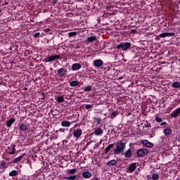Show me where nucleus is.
<instances>
[{"label":"nucleus","instance_id":"obj_1","mask_svg":"<svg viewBox=\"0 0 180 180\" xmlns=\"http://www.w3.org/2000/svg\"><path fill=\"white\" fill-rule=\"evenodd\" d=\"M126 148V143L120 141L117 143L116 144V148L114 149L113 153L114 154H123V151H124V149Z\"/></svg>","mask_w":180,"mask_h":180},{"label":"nucleus","instance_id":"obj_2","mask_svg":"<svg viewBox=\"0 0 180 180\" xmlns=\"http://www.w3.org/2000/svg\"><path fill=\"white\" fill-rule=\"evenodd\" d=\"M131 47V43L130 42H122L116 47L117 50H122L123 51H127L129 48Z\"/></svg>","mask_w":180,"mask_h":180},{"label":"nucleus","instance_id":"obj_3","mask_svg":"<svg viewBox=\"0 0 180 180\" xmlns=\"http://www.w3.org/2000/svg\"><path fill=\"white\" fill-rule=\"evenodd\" d=\"M18 129L22 133H26L30 130L29 124L20 123L18 124Z\"/></svg>","mask_w":180,"mask_h":180},{"label":"nucleus","instance_id":"obj_4","mask_svg":"<svg viewBox=\"0 0 180 180\" xmlns=\"http://www.w3.org/2000/svg\"><path fill=\"white\" fill-rule=\"evenodd\" d=\"M60 58H61V56L60 55L53 54V55L48 57L46 59L45 63H51V61H54V60H60Z\"/></svg>","mask_w":180,"mask_h":180},{"label":"nucleus","instance_id":"obj_5","mask_svg":"<svg viewBox=\"0 0 180 180\" xmlns=\"http://www.w3.org/2000/svg\"><path fill=\"white\" fill-rule=\"evenodd\" d=\"M147 154H148V150L146 148L139 149L136 151V155H138V157H144L147 155Z\"/></svg>","mask_w":180,"mask_h":180},{"label":"nucleus","instance_id":"obj_6","mask_svg":"<svg viewBox=\"0 0 180 180\" xmlns=\"http://www.w3.org/2000/svg\"><path fill=\"white\" fill-rule=\"evenodd\" d=\"M141 143L143 144V146H145V147H147L148 148H152V147H154V143L146 139L141 140Z\"/></svg>","mask_w":180,"mask_h":180},{"label":"nucleus","instance_id":"obj_7","mask_svg":"<svg viewBox=\"0 0 180 180\" xmlns=\"http://www.w3.org/2000/svg\"><path fill=\"white\" fill-rule=\"evenodd\" d=\"M58 75H60V77H64L65 75H67V74H68V70L65 68H61L58 70Z\"/></svg>","mask_w":180,"mask_h":180},{"label":"nucleus","instance_id":"obj_8","mask_svg":"<svg viewBox=\"0 0 180 180\" xmlns=\"http://www.w3.org/2000/svg\"><path fill=\"white\" fill-rule=\"evenodd\" d=\"M175 36V33L174 32H164L159 34V37L164 38V37H174Z\"/></svg>","mask_w":180,"mask_h":180},{"label":"nucleus","instance_id":"obj_9","mask_svg":"<svg viewBox=\"0 0 180 180\" xmlns=\"http://www.w3.org/2000/svg\"><path fill=\"white\" fill-rule=\"evenodd\" d=\"M94 65L96 68H99V67H102V65H103V61L101 59H97L94 61Z\"/></svg>","mask_w":180,"mask_h":180},{"label":"nucleus","instance_id":"obj_10","mask_svg":"<svg viewBox=\"0 0 180 180\" xmlns=\"http://www.w3.org/2000/svg\"><path fill=\"white\" fill-rule=\"evenodd\" d=\"M81 68H82V66L79 63H74L72 65V71H78L81 70Z\"/></svg>","mask_w":180,"mask_h":180},{"label":"nucleus","instance_id":"obj_11","mask_svg":"<svg viewBox=\"0 0 180 180\" xmlns=\"http://www.w3.org/2000/svg\"><path fill=\"white\" fill-rule=\"evenodd\" d=\"M98 40V37L96 36H91V37H88L86 38V43H94V41H96Z\"/></svg>","mask_w":180,"mask_h":180},{"label":"nucleus","instance_id":"obj_12","mask_svg":"<svg viewBox=\"0 0 180 180\" xmlns=\"http://www.w3.org/2000/svg\"><path fill=\"white\" fill-rule=\"evenodd\" d=\"M82 135V130L81 129H77L73 132V136L76 139H79V137H81Z\"/></svg>","mask_w":180,"mask_h":180},{"label":"nucleus","instance_id":"obj_13","mask_svg":"<svg viewBox=\"0 0 180 180\" xmlns=\"http://www.w3.org/2000/svg\"><path fill=\"white\" fill-rule=\"evenodd\" d=\"M180 113V107L176 108L174 111L171 113L172 117H178Z\"/></svg>","mask_w":180,"mask_h":180},{"label":"nucleus","instance_id":"obj_14","mask_svg":"<svg viewBox=\"0 0 180 180\" xmlns=\"http://www.w3.org/2000/svg\"><path fill=\"white\" fill-rule=\"evenodd\" d=\"M94 134L96 136H101V134H103V129H102V128H96L95 131H94Z\"/></svg>","mask_w":180,"mask_h":180},{"label":"nucleus","instance_id":"obj_15","mask_svg":"<svg viewBox=\"0 0 180 180\" xmlns=\"http://www.w3.org/2000/svg\"><path fill=\"white\" fill-rule=\"evenodd\" d=\"M15 122H16V120L15 118H11L10 120H8L6 122L7 127H11L12 124H13Z\"/></svg>","mask_w":180,"mask_h":180},{"label":"nucleus","instance_id":"obj_16","mask_svg":"<svg viewBox=\"0 0 180 180\" xmlns=\"http://www.w3.org/2000/svg\"><path fill=\"white\" fill-rule=\"evenodd\" d=\"M25 157V154L21 155L20 156L15 158L13 161V164H18V162H20L22 161V158Z\"/></svg>","mask_w":180,"mask_h":180},{"label":"nucleus","instance_id":"obj_17","mask_svg":"<svg viewBox=\"0 0 180 180\" xmlns=\"http://www.w3.org/2000/svg\"><path fill=\"white\" fill-rule=\"evenodd\" d=\"M136 162L131 163L128 168V171H129V172H134V171H136Z\"/></svg>","mask_w":180,"mask_h":180},{"label":"nucleus","instance_id":"obj_18","mask_svg":"<svg viewBox=\"0 0 180 180\" xmlns=\"http://www.w3.org/2000/svg\"><path fill=\"white\" fill-rule=\"evenodd\" d=\"M82 176H83V178H85L86 179H88V178H91V176H92V174H91V172L87 171V172H84L82 174Z\"/></svg>","mask_w":180,"mask_h":180},{"label":"nucleus","instance_id":"obj_19","mask_svg":"<svg viewBox=\"0 0 180 180\" xmlns=\"http://www.w3.org/2000/svg\"><path fill=\"white\" fill-rule=\"evenodd\" d=\"M163 133L165 136H167V137H168V136L172 134V130H171L169 128H166L163 130Z\"/></svg>","mask_w":180,"mask_h":180},{"label":"nucleus","instance_id":"obj_20","mask_svg":"<svg viewBox=\"0 0 180 180\" xmlns=\"http://www.w3.org/2000/svg\"><path fill=\"white\" fill-rule=\"evenodd\" d=\"M62 127H70L71 126V122L67 120H64L61 122Z\"/></svg>","mask_w":180,"mask_h":180},{"label":"nucleus","instance_id":"obj_21","mask_svg":"<svg viewBox=\"0 0 180 180\" xmlns=\"http://www.w3.org/2000/svg\"><path fill=\"white\" fill-rule=\"evenodd\" d=\"M114 146H115V143H111V144L108 145V147H106L105 149V154H108V153H109L110 151V150H112V148H113Z\"/></svg>","mask_w":180,"mask_h":180},{"label":"nucleus","instance_id":"obj_22","mask_svg":"<svg viewBox=\"0 0 180 180\" xmlns=\"http://www.w3.org/2000/svg\"><path fill=\"white\" fill-rule=\"evenodd\" d=\"M125 158H130L131 157V149H128L124 154Z\"/></svg>","mask_w":180,"mask_h":180},{"label":"nucleus","instance_id":"obj_23","mask_svg":"<svg viewBox=\"0 0 180 180\" xmlns=\"http://www.w3.org/2000/svg\"><path fill=\"white\" fill-rule=\"evenodd\" d=\"M106 165L108 167H114V165H116V160H112L106 163Z\"/></svg>","mask_w":180,"mask_h":180},{"label":"nucleus","instance_id":"obj_24","mask_svg":"<svg viewBox=\"0 0 180 180\" xmlns=\"http://www.w3.org/2000/svg\"><path fill=\"white\" fill-rule=\"evenodd\" d=\"M172 88H176V89L180 88V82H174L172 84Z\"/></svg>","mask_w":180,"mask_h":180},{"label":"nucleus","instance_id":"obj_25","mask_svg":"<svg viewBox=\"0 0 180 180\" xmlns=\"http://www.w3.org/2000/svg\"><path fill=\"white\" fill-rule=\"evenodd\" d=\"M117 115H119V112L117 111H114L112 112L110 115V119H115L116 117V116H117Z\"/></svg>","mask_w":180,"mask_h":180},{"label":"nucleus","instance_id":"obj_26","mask_svg":"<svg viewBox=\"0 0 180 180\" xmlns=\"http://www.w3.org/2000/svg\"><path fill=\"white\" fill-rule=\"evenodd\" d=\"M79 85V81H72L70 82V86H77Z\"/></svg>","mask_w":180,"mask_h":180},{"label":"nucleus","instance_id":"obj_27","mask_svg":"<svg viewBox=\"0 0 180 180\" xmlns=\"http://www.w3.org/2000/svg\"><path fill=\"white\" fill-rule=\"evenodd\" d=\"M9 176H18V171L17 170H12L9 174Z\"/></svg>","mask_w":180,"mask_h":180},{"label":"nucleus","instance_id":"obj_28","mask_svg":"<svg viewBox=\"0 0 180 180\" xmlns=\"http://www.w3.org/2000/svg\"><path fill=\"white\" fill-rule=\"evenodd\" d=\"M153 180H158L160 179V175L157 173H153L151 176Z\"/></svg>","mask_w":180,"mask_h":180},{"label":"nucleus","instance_id":"obj_29","mask_svg":"<svg viewBox=\"0 0 180 180\" xmlns=\"http://www.w3.org/2000/svg\"><path fill=\"white\" fill-rule=\"evenodd\" d=\"M8 168V165H6V162H2L0 165L1 169H6Z\"/></svg>","mask_w":180,"mask_h":180},{"label":"nucleus","instance_id":"obj_30","mask_svg":"<svg viewBox=\"0 0 180 180\" xmlns=\"http://www.w3.org/2000/svg\"><path fill=\"white\" fill-rule=\"evenodd\" d=\"M91 91H92V86H91V85L86 86L84 89V92H91Z\"/></svg>","mask_w":180,"mask_h":180},{"label":"nucleus","instance_id":"obj_31","mask_svg":"<svg viewBox=\"0 0 180 180\" xmlns=\"http://www.w3.org/2000/svg\"><path fill=\"white\" fill-rule=\"evenodd\" d=\"M57 101L59 103H61L64 102V97L63 96H58L57 97Z\"/></svg>","mask_w":180,"mask_h":180},{"label":"nucleus","instance_id":"obj_32","mask_svg":"<svg viewBox=\"0 0 180 180\" xmlns=\"http://www.w3.org/2000/svg\"><path fill=\"white\" fill-rule=\"evenodd\" d=\"M15 147H16V146H15V145H13V148H12V151L9 153V154H10L11 155L15 154V152L16 151V148H15Z\"/></svg>","mask_w":180,"mask_h":180},{"label":"nucleus","instance_id":"obj_33","mask_svg":"<svg viewBox=\"0 0 180 180\" xmlns=\"http://www.w3.org/2000/svg\"><path fill=\"white\" fill-rule=\"evenodd\" d=\"M68 36L69 37H73V36H77V32H69Z\"/></svg>","mask_w":180,"mask_h":180},{"label":"nucleus","instance_id":"obj_34","mask_svg":"<svg viewBox=\"0 0 180 180\" xmlns=\"http://www.w3.org/2000/svg\"><path fill=\"white\" fill-rule=\"evenodd\" d=\"M65 179H72V180L77 179V175L70 176L69 177H65Z\"/></svg>","mask_w":180,"mask_h":180},{"label":"nucleus","instance_id":"obj_35","mask_svg":"<svg viewBox=\"0 0 180 180\" xmlns=\"http://www.w3.org/2000/svg\"><path fill=\"white\" fill-rule=\"evenodd\" d=\"M93 106H94V104H92V105H91V104H86L85 108H86V110L92 109V107H93Z\"/></svg>","mask_w":180,"mask_h":180},{"label":"nucleus","instance_id":"obj_36","mask_svg":"<svg viewBox=\"0 0 180 180\" xmlns=\"http://www.w3.org/2000/svg\"><path fill=\"white\" fill-rule=\"evenodd\" d=\"M77 172V169H71L69 170V174H75Z\"/></svg>","mask_w":180,"mask_h":180},{"label":"nucleus","instance_id":"obj_37","mask_svg":"<svg viewBox=\"0 0 180 180\" xmlns=\"http://www.w3.org/2000/svg\"><path fill=\"white\" fill-rule=\"evenodd\" d=\"M155 121L158 122V123H160L161 122H162V118H160L158 117H155Z\"/></svg>","mask_w":180,"mask_h":180},{"label":"nucleus","instance_id":"obj_38","mask_svg":"<svg viewBox=\"0 0 180 180\" xmlns=\"http://www.w3.org/2000/svg\"><path fill=\"white\" fill-rule=\"evenodd\" d=\"M45 33H49V32H51V30L50 28H46L44 30Z\"/></svg>","mask_w":180,"mask_h":180},{"label":"nucleus","instance_id":"obj_39","mask_svg":"<svg viewBox=\"0 0 180 180\" xmlns=\"http://www.w3.org/2000/svg\"><path fill=\"white\" fill-rule=\"evenodd\" d=\"M40 36V32H37L34 34V37H39Z\"/></svg>","mask_w":180,"mask_h":180},{"label":"nucleus","instance_id":"obj_40","mask_svg":"<svg viewBox=\"0 0 180 180\" xmlns=\"http://www.w3.org/2000/svg\"><path fill=\"white\" fill-rule=\"evenodd\" d=\"M59 131H60V133H64V131H65V129H64L63 128H60L59 129Z\"/></svg>","mask_w":180,"mask_h":180},{"label":"nucleus","instance_id":"obj_41","mask_svg":"<svg viewBox=\"0 0 180 180\" xmlns=\"http://www.w3.org/2000/svg\"><path fill=\"white\" fill-rule=\"evenodd\" d=\"M155 136V134H153L152 135L149 136V139H153Z\"/></svg>","mask_w":180,"mask_h":180},{"label":"nucleus","instance_id":"obj_42","mask_svg":"<svg viewBox=\"0 0 180 180\" xmlns=\"http://www.w3.org/2000/svg\"><path fill=\"white\" fill-rule=\"evenodd\" d=\"M165 124H167V123L165 122H163L160 124V126H165Z\"/></svg>","mask_w":180,"mask_h":180},{"label":"nucleus","instance_id":"obj_43","mask_svg":"<svg viewBox=\"0 0 180 180\" xmlns=\"http://www.w3.org/2000/svg\"><path fill=\"white\" fill-rule=\"evenodd\" d=\"M131 33H136V30H131Z\"/></svg>","mask_w":180,"mask_h":180},{"label":"nucleus","instance_id":"obj_44","mask_svg":"<svg viewBox=\"0 0 180 180\" xmlns=\"http://www.w3.org/2000/svg\"><path fill=\"white\" fill-rule=\"evenodd\" d=\"M112 8V6H107V9H110Z\"/></svg>","mask_w":180,"mask_h":180},{"label":"nucleus","instance_id":"obj_45","mask_svg":"<svg viewBox=\"0 0 180 180\" xmlns=\"http://www.w3.org/2000/svg\"><path fill=\"white\" fill-rule=\"evenodd\" d=\"M97 122H98V123H101V118H98V119L97 120Z\"/></svg>","mask_w":180,"mask_h":180},{"label":"nucleus","instance_id":"obj_46","mask_svg":"<svg viewBox=\"0 0 180 180\" xmlns=\"http://www.w3.org/2000/svg\"><path fill=\"white\" fill-rule=\"evenodd\" d=\"M118 79H119V80L123 79V77H118Z\"/></svg>","mask_w":180,"mask_h":180},{"label":"nucleus","instance_id":"obj_47","mask_svg":"<svg viewBox=\"0 0 180 180\" xmlns=\"http://www.w3.org/2000/svg\"><path fill=\"white\" fill-rule=\"evenodd\" d=\"M57 2V0H55L52 2V4H56Z\"/></svg>","mask_w":180,"mask_h":180},{"label":"nucleus","instance_id":"obj_48","mask_svg":"<svg viewBox=\"0 0 180 180\" xmlns=\"http://www.w3.org/2000/svg\"><path fill=\"white\" fill-rule=\"evenodd\" d=\"M98 145L95 144L94 148H96V147H98Z\"/></svg>","mask_w":180,"mask_h":180},{"label":"nucleus","instance_id":"obj_49","mask_svg":"<svg viewBox=\"0 0 180 180\" xmlns=\"http://www.w3.org/2000/svg\"><path fill=\"white\" fill-rule=\"evenodd\" d=\"M43 95V99H44V93H42Z\"/></svg>","mask_w":180,"mask_h":180},{"label":"nucleus","instance_id":"obj_50","mask_svg":"<svg viewBox=\"0 0 180 180\" xmlns=\"http://www.w3.org/2000/svg\"><path fill=\"white\" fill-rule=\"evenodd\" d=\"M148 126H150V124H147V125H146V127H148Z\"/></svg>","mask_w":180,"mask_h":180},{"label":"nucleus","instance_id":"obj_51","mask_svg":"<svg viewBox=\"0 0 180 180\" xmlns=\"http://www.w3.org/2000/svg\"><path fill=\"white\" fill-rule=\"evenodd\" d=\"M94 180H99V179L96 178V179H95Z\"/></svg>","mask_w":180,"mask_h":180},{"label":"nucleus","instance_id":"obj_52","mask_svg":"<svg viewBox=\"0 0 180 180\" xmlns=\"http://www.w3.org/2000/svg\"><path fill=\"white\" fill-rule=\"evenodd\" d=\"M101 143H102V142H100V143H99V144H101Z\"/></svg>","mask_w":180,"mask_h":180}]
</instances>
